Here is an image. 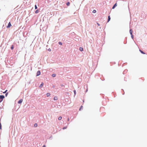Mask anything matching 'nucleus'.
<instances>
[{"mask_svg":"<svg viewBox=\"0 0 147 147\" xmlns=\"http://www.w3.org/2000/svg\"><path fill=\"white\" fill-rule=\"evenodd\" d=\"M42 147H46L45 145H43Z\"/></svg>","mask_w":147,"mask_h":147,"instance_id":"39","label":"nucleus"},{"mask_svg":"<svg viewBox=\"0 0 147 147\" xmlns=\"http://www.w3.org/2000/svg\"><path fill=\"white\" fill-rule=\"evenodd\" d=\"M18 102V103L19 104L18 106H19V105H21V103L22 102Z\"/></svg>","mask_w":147,"mask_h":147,"instance_id":"17","label":"nucleus"},{"mask_svg":"<svg viewBox=\"0 0 147 147\" xmlns=\"http://www.w3.org/2000/svg\"><path fill=\"white\" fill-rule=\"evenodd\" d=\"M53 99L55 100H57V96H55L54 97Z\"/></svg>","mask_w":147,"mask_h":147,"instance_id":"12","label":"nucleus"},{"mask_svg":"<svg viewBox=\"0 0 147 147\" xmlns=\"http://www.w3.org/2000/svg\"><path fill=\"white\" fill-rule=\"evenodd\" d=\"M38 125L37 123H35L34 124V127H36Z\"/></svg>","mask_w":147,"mask_h":147,"instance_id":"20","label":"nucleus"},{"mask_svg":"<svg viewBox=\"0 0 147 147\" xmlns=\"http://www.w3.org/2000/svg\"><path fill=\"white\" fill-rule=\"evenodd\" d=\"M67 126H65V127H64L63 128H62V129H66L67 128Z\"/></svg>","mask_w":147,"mask_h":147,"instance_id":"23","label":"nucleus"},{"mask_svg":"<svg viewBox=\"0 0 147 147\" xmlns=\"http://www.w3.org/2000/svg\"><path fill=\"white\" fill-rule=\"evenodd\" d=\"M7 90H5L4 92H3V93H6V92H7Z\"/></svg>","mask_w":147,"mask_h":147,"instance_id":"32","label":"nucleus"},{"mask_svg":"<svg viewBox=\"0 0 147 147\" xmlns=\"http://www.w3.org/2000/svg\"><path fill=\"white\" fill-rule=\"evenodd\" d=\"M82 107L83 106H81L79 108V110L81 111V109H82Z\"/></svg>","mask_w":147,"mask_h":147,"instance_id":"19","label":"nucleus"},{"mask_svg":"<svg viewBox=\"0 0 147 147\" xmlns=\"http://www.w3.org/2000/svg\"><path fill=\"white\" fill-rule=\"evenodd\" d=\"M35 6V9H37V6L36 5H35V6Z\"/></svg>","mask_w":147,"mask_h":147,"instance_id":"27","label":"nucleus"},{"mask_svg":"<svg viewBox=\"0 0 147 147\" xmlns=\"http://www.w3.org/2000/svg\"><path fill=\"white\" fill-rule=\"evenodd\" d=\"M8 94V92L6 93L5 94V96L6 97Z\"/></svg>","mask_w":147,"mask_h":147,"instance_id":"34","label":"nucleus"},{"mask_svg":"<svg viewBox=\"0 0 147 147\" xmlns=\"http://www.w3.org/2000/svg\"><path fill=\"white\" fill-rule=\"evenodd\" d=\"M121 90H123V93L122 94H123V95H124V90L123 89H122Z\"/></svg>","mask_w":147,"mask_h":147,"instance_id":"37","label":"nucleus"},{"mask_svg":"<svg viewBox=\"0 0 147 147\" xmlns=\"http://www.w3.org/2000/svg\"><path fill=\"white\" fill-rule=\"evenodd\" d=\"M70 3L69 2H67V3H66V5L67 6H69L70 5Z\"/></svg>","mask_w":147,"mask_h":147,"instance_id":"13","label":"nucleus"},{"mask_svg":"<svg viewBox=\"0 0 147 147\" xmlns=\"http://www.w3.org/2000/svg\"><path fill=\"white\" fill-rule=\"evenodd\" d=\"M69 123H67V125H68L69 124Z\"/></svg>","mask_w":147,"mask_h":147,"instance_id":"43","label":"nucleus"},{"mask_svg":"<svg viewBox=\"0 0 147 147\" xmlns=\"http://www.w3.org/2000/svg\"><path fill=\"white\" fill-rule=\"evenodd\" d=\"M40 74H41L40 71V70H39L37 71V72L36 73V76H38L40 75Z\"/></svg>","mask_w":147,"mask_h":147,"instance_id":"2","label":"nucleus"},{"mask_svg":"<svg viewBox=\"0 0 147 147\" xmlns=\"http://www.w3.org/2000/svg\"><path fill=\"white\" fill-rule=\"evenodd\" d=\"M124 80H125V79H124Z\"/></svg>","mask_w":147,"mask_h":147,"instance_id":"45","label":"nucleus"},{"mask_svg":"<svg viewBox=\"0 0 147 147\" xmlns=\"http://www.w3.org/2000/svg\"><path fill=\"white\" fill-rule=\"evenodd\" d=\"M48 50L49 51H51V49H50V48H49Z\"/></svg>","mask_w":147,"mask_h":147,"instance_id":"33","label":"nucleus"},{"mask_svg":"<svg viewBox=\"0 0 147 147\" xmlns=\"http://www.w3.org/2000/svg\"><path fill=\"white\" fill-rule=\"evenodd\" d=\"M1 102H0V103Z\"/></svg>","mask_w":147,"mask_h":147,"instance_id":"46","label":"nucleus"},{"mask_svg":"<svg viewBox=\"0 0 147 147\" xmlns=\"http://www.w3.org/2000/svg\"><path fill=\"white\" fill-rule=\"evenodd\" d=\"M96 12V11L95 10H94L93 11H92V13H95Z\"/></svg>","mask_w":147,"mask_h":147,"instance_id":"25","label":"nucleus"},{"mask_svg":"<svg viewBox=\"0 0 147 147\" xmlns=\"http://www.w3.org/2000/svg\"><path fill=\"white\" fill-rule=\"evenodd\" d=\"M56 75V74H52V77H55Z\"/></svg>","mask_w":147,"mask_h":147,"instance_id":"16","label":"nucleus"},{"mask_svg":"<svg viewBox=\"0 0 147 147\" xmlns=\"http://www.w3.org/2000/svg\"><path fill=\"white\" fill-rule=\"evenodd\" d=\"M61 102H60V103H59V102H58V104H57V106H59L60 107V104H61Z\"/></svg>","mask_w":147,"mask_h":147,"instance_id":"21","label":"nucleus"},{"mask_svg":"<svg viewBox=\"0 0 147 147\" xmlns=\"http://www.w3.org/2000/svg\"><path fill=\"white\" fill-rule=\"evenodd\" d=\"M105 102V103H104V102H103L102 104L103 105H105L106 104V103H107V102L106 101H105V102Z\"/></svg>","mask_w":147,"mask_h":147,"instance_id":"30","label":"nucleus"},{"mask_svg":"<svg viewBox=\"0 0 147 147\" xmlns=\"http://www.w3.org/2000/svg\"><path fill=\"white\" fill-rule=\"evenodd\" d=\"M39 11V10L38 9H37V10H36L35 11V13H38Z\"/></svg>","mask_w":147,"mask_h":147,"instance_id":"15","label":"nucleus"},{"mask_svg":"<svg viewBox=\"0 0 147 147\" xmlns=\"http://www.w3.org/2000/svg\"><path fill=\"white\" fill-rule=\"evenodd\" d=\"M129 33L130 34H132V29H130L129 30Z\"/></svg>","mask_w":147,"mask_h":147,"instance_id":"10","label":"nucleus"},{"mask_svg":"<svg viewBox=\"0 0 147 147\" xmlns=\"http://www.w3.org/2000/svg\"><path fill=\"white\" fill-rule=\"evenodd\" d=\"M97 24L98 26H99L100 25V24L98 23H97Z\"/></svg>","mask_w":147,"mask_h":147,"instance_id":"38","label":"nucleus"},{"mask_svg":"<svg viewBox=\"0 0 147 147\" xmlns=\"http://www.w3.org/2000/svg\"><path fill=\"white\" fill-rule=\"evenodd\" d=\"M44 85V83L43 82H42L41 83V84L39 86V88H41L43 86V85Z\"/></svg>","mask_w":147,"mask_h":147,"instance_id":"7","label":"nucleus"},{"mask_svg":"<svg viewBox=\"0 0 147 147\" xmlns=\"http://www.w3.org/2000/svg\"><path fill=\"white\" fill-rule=\"evenodd\" d=\"M79 50L81 51H83V48L82 47H80L79 48Z\"/></svg>","mask_w":147,"mask_h":147,"instance_id":"11","label":"nucleus"},{"mask_svg":"<svg viewBox=\"0 0 147 147\" xmlns=\"http://www.w3.org/2000/svg\"><path fill=\"white\" fill-rule=\"evenodd\" d=\"M14 49V46L13 45H12L11 46V49L12 50H13Z\"/></svg>","mask_w":147,"mask_h":147,"instance_id":"14","label":"nucleus"},{"mask_svg":"<svg viewBox=\"0 0 147 147\" xmlns=\"http://www.w3.org/2000/svg\"><path fill=\"white\" fill-rule=\"evenodd\" d=\"M16 104V103L15 102V105Z\"/></svg>","mask_w":147,"mask_h":147,"instance_id":"44","label":"nucleus"},{"mask_svg":"<svg viewBox=\"0 0 147 147\" xmlns=\"http://www.w3.org/2000/svg\"><path fill=\"white\" fill-rule=\"evenodd\" d=\"M111 20V18L110 16H108V18L107 19V22H108Z\"/></svg>","mask_w":147,"mask_h":147,"instance_id":"6","label":"nucleus"},{"mask_svg":"<svg viewBox=\"0 0 147 147\" xmlns=\"http://www.w3.org/2000/svg\"><path fill=\"white\" fill-rule=\"evenodd\" d=\"M53 87H54V86H53Z\"/></svg>","mask_w":147,"mask_h":147,"instance_id":"42","label":"nucleus"},{"mask_svg":"<svg viewBox=\"0 0 147 147\" xmlns=\"http://www.w3.org/2000/svg\"><path fill=\"white\" fill-rule=\"evenodd\" d=\"M62 117L61 116H59V117H58V120H61V119H62Z\"/></svg>","mask_w":147,"mask_h":147,"instance_id":"22","label":"nucleus"},{"mask_svg":"<svg viewBox=\"0 0 147 147\" xmlns=\"http://www.w3.org/2000/svg\"><path fill=\"white\" fill-rule=\"evenodd\" d=\"M18 101H23V100L22 99H21L19 100Z\"/></svg>","mask_w":147,"mask_h":147,"instance_id":"35","label":"nucleus"},{"mask_svg":"<svg viewBox=\"0 0 147 147\" xmlns=\"http://www.w3.org/2000/svg\"><path fill=\"white\" fill-rule=\"evenodd\" d=\"M143 13H142V15H141V17H143V18H146V15H144V14L143 15Z\"/></svg>","mask_w":147,"mask_h":147,"instance_id":"5","label":"nucleus"},{"mask_svg":"<svg viewBox=\"0 0 147 147\" xmlns=\"http://www.w3.org/2000/svg\"><path fill=\"white\" fill-rule=\"evenodd\" d=\"M127 70L126 69H125L123 72V74H125V73H126L127 72Z\"/></svg>","mask_w":147,"mask_h":147,"instance_id":"8","label":"nucleus"},{"mask_svg":"<svg viewBox=\"0 0 147 147\" xmlns=\"http://www.w3.org/2000/svg\"><path fill=\"white\" fill-rule=\"evenodd\" d=\"M87 91H88V89H87L86 90V92H87Z\"/></svg>","mask_w":147,"mask_h":147,"instance_id":"41","label":"nucleus"},{"mask_svg":"<svg viewBox=\"0 0 147 147\" xmlns=\"http://www.w3.org/2000/svg\"><path fill=\"white\" fill-rule=\"evenodd\" d=\"M47 96L48 97L50 95V93H47Z\"/></svg>","mask_w":147,"mask_h":147,"instance_id":"18","label":"nucleus"},{"mask_svg":"<svg viewBox=\"0 0 147 147\" xmlns=\"http://www.w3.org/2000/svg\"><path fill=\"white\" fill-rule=\"evenodd\" d=\"M4 98L5 96L4 95H0V101H2Z\"/></svg>","mask_w":147,"mask_h":147,"instance_id":"1","label":"nucleus"},{"mask_svg":"<svg viewBox=\"0 0 147 147\" xmlns=\"http://www.w3.org/2000/svg\"><path fill=\"white\" fill-rule=\"evenodd\" d=\"M11 26V25L10 22H9L8 24V25L7 26V28H9Z\"/></svg>","mask_w":147,"mask_h":147,"instance_id":"3","label":"nucleus"},{"mask_svg":"<svg viewBox=\"0 0 147 147\" xmlns=\"http://www.w3.org/2000/svg\"><path fill=\"white\" fill-rule=\"evenodd\" d=\"M69 118H68V119H67V121H69Z\"/></svg>","mask_w":147,"mask_h":147,"instance_id":"40","label":"nucleus"},{"mask_svg":"<svg viewBox=\"0 0 147 147\" xmlns=\"http://www.w3.org/2000/svg\"><path fill=\"white\" fill-rule=\"evenodd\" d=\"M61 86L62 87H63L64 86V85H63V84H61Z\"/></svg>","mask_w":147,"mask_h":147,"instance_id":"36","label":"nucleus"},{"mask_svg":"<svg viewBox=\"0 0 147 147\" xmlns=\"http://www.w3.org/2000/svg\"><path fill=\"white\" fill-rule=\"evenodd\" d=\"M117 3H115V4L113 6L112 9H114L117 6Z\"/></svg>","mask_w":147,"mask_h":147,"instance_id":"4","label":"nucleus"},{"mask_svg":"<svg viewBox=\"0 0 147 147\" xmlns=\"http://www.w3.org/2000/svg\"><path fill=\"white\" fill-rule=\"evenodd\" d=\"M139 51L141 53H142V54H145V53L144 52V51H142V50H141L139 49Z\"/></svg>","mask_w":147,"mask_h":147,"instance_id":"9","label":"nucleus"},{"mask_svg":"<svg viewBox=\"0 0 147 147\" xmlns=\"http://www.w3.org/2000/svg\"><path fill=\"white\" fill-rule=\"evenodd\" d=\"M2 128L1 127V123H0V129H1Z\"/></svg>","mask_w":147,"mask_h":147,"instance_id":"29","label":"nucleus"},{"mask_svg":"<svg viewBox=\"0 0 147 147\" xmlns=\"http://www.w3.org/2000/svg\"><path fill=\"white\" fill-rule=\"evenodd\" d=\"M58 44L59 45H62V43L61 42H58Z\"/></svg>","mask_w":147,"mask_h":147,"instance_id":"24","label":"nucleus"},{"mask_svg":"<svg viewBox=\"0 0 147 147\" xmlns=\"http://www.w3.org/2000/svg\"><path fill=\"white\" fill-rule=\"evenodd\" d=\"M52 138H52V136H50L49 138V139L50 140H52Z\"/></svg>","mask_w":147,"mask_h":147,"instance_id":"31","label":"nucleus"},{"mask_svg":"<svg viewBox=\"0 0 147 147\" xmlns=\"http://www.w3.org/2000/svg\"><path fill=\"white\" fill-rule=\"evenodd\" d=\"M131 38L132 39H133L134 38V35L133 34H131Z\"/></svg>","mask_w":147,"mask_h":147,"instance_id":"28","label":"nucleus"},{"mask_svg":"<svg viewBox=\"0 0 147 147\" xmlns=\"http://www.w3.org/2000/svg\"><path fill=\"white\" fill-rule=\"evenodd\" d=\"M74 95H75L76 94V90H74Z\"/></svg>","mask_w":147,"mask_h":147,"instance_id":"26","label":"nucleus"}]
</instances>
